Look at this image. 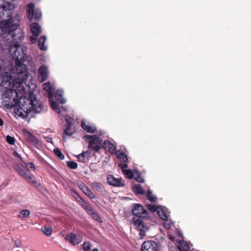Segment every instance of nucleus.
Returning a JSON list of instances; mask_svg holds the SVG:
<instances>
[{
    "instance_id": "1",
    "label": "nucleus",
    "mask_w": 251,
    "mask_h": 251,
    "mask_svg": "<svg viewBox=\"0 0 251 251\" xmlns=\"http://www.w3.org/2000/svg\"><path fill=\"white\" fill-rule=\"evenodd\" d=\"M27 48L23 45H19L16 43L11 44L9 47V53L10 56L16 59L15 68L17 76L13 80V86L18 91L23 90V84L28 77V72L26 66L23 62L30 63L31 56L26 54Z\"/></svg>"
},
{
    "instance_id": "2",
    "label": "nucleus",
    "mask_w": 251,
    "mask_h": 251,
    "mask_svg": "<svg viewBox=\"0 0 251 251\" xmlns=\"http://www.w3.org/2000/svg\"><path fill=\"white\" fill-rule=\"evenodd\" d=\"M19 103L21 109L25 113V114H24L22 112H20L19 114L20 116L25 117L31 111L39 113L42 110V105L37 100L35 95L32 92L28 93L27 97L20 98Z\"/></svg>"
},
{
    "instance_id": "3",
    "label": "nucleus",
    "mask_w": 251,
    "mask_h": 251,
    "mask_svg": "<svg viewBox=\"0 0 251 251\" xmlns=\"http://www.w3.org/2000/svg\"><path fill=\"white\" fill-rule=\"evenodd\" d=\"M43 89L49 93V97L52 109L55 111L59 115H64L67 111V108L62 106L60 107L57 102L53 100V90L50 82H48L43 84Z\"/></svg>"
},
{
    "instance_id": "4",
    "label": "nucleus",
    "mask_w": 251,
    "mask_h": 251,
    "mask_svg": "<svg viewBox=\"0 0 251 251\" xmlns=\"http://www.w3.org/2000/svg\"><path fill=\"white\" fill-rule=\"evenodd\" d=\"M22 165L24 168H26L28 171H25L18 166L15 167L16 171L19 175L24 178L27 182H32L33 184H36V181L34 176L29 173L30 171L35 170L34 165L31 162H27L24 163Z\"/></svg>"
},
{
    "instance_id": "5",
    "label": "nucleus",
    "mask_w": 251,
    "mask_h": 251,
    "mask_svg": "<svg viewBox=\"0 0 251 251\" xmlns=\"http://www.w3.org/2000/svg\"><path fill=\"white\" fill-rule=\"evenodd\" d=\"M83 138L88 141L89 149L93 150L95 152H98L102 148V140L96 135H86L84 136Z\"/></svg>"
},
{
    "instance_id": "6",
    "label": "nucleus",
    "mask_w": 251,
    "mask_h": 251,
    "mask_svg": "<svg viewBox=\"0 0 251 251\" xmlns=\"http://www.w3.org/2000/svg\"><path fill=\"white\" fill-rule=\"evenodd\" d=\"M6 100L3 101L4 105L7 108H12L17 102V94L15 91L10 90L6 93Z\"/></svg>"
},
{
    "instance_id": "7",
    "label": "nucleus",
    "mask_w": 251,
    "mask_h": 251,
    "mask_svg": "<svg viewBox=\"0 0 251 251\" xmlns=\"http://www.w3.org/2000/svg\"><path fill=\"white\" fill-rule=\"evenodd\" d=\"M147 206L149 209L151 211H156L158 216L162 220H165L169 218V212L165 207L161 206L156 207L155 204H148Z\"/></svg>"
},
{
    "instance_id": "8",
    "label": "nucleus",
    "mask_w": 251,
    "mask_h": 251,
    "mask_svg": "<svg viewBox=\"0 0 251 251\" xmlns=\"http://www.w3.org/2000/svg\"><path fill=\"white\" fill-rule=\"evenodd\" d=\"M23 132L25 140L31 145L37 148L39 147V140L31 133L26 129H24Z\"/></svg>"
},
{
    "instance_id": "9",
    "label": "nucleus",
    "mask_w": 251,
    "mask_h": 251,
    "mask_svg": "<svg viewBox=\"0 0 251 251\" xmlns=\"http://www.w3.org/2000/svg\"><path fill=\"white\" fill-rule=\"evenodd\" d=\"M107 183L113 186L123 187L125 185V181L122 178H116L112 175H108L107 177Z\"/></svg>"
},
{
    "instance_id": "10",
    "label": "nucleus",
    "mask_w": 251,
    "mask_h": 251,
    "mask_svg": "<svg viewBox=\"0 0 251 251\" xmlns=\"http://www.w3.org/2000/svg\"><path fill=\"white\" fill-rule=\"evenodd\" d=\"M65 239L72 245H76L82 241L83 238L82 236L79 234H75L71 233L67 235Z\"/></svg>"
},
{
    "instance_id": "11",
    "label": "nucleus",
    "mask_w": 251,
    "mask_h": 251,
    "mask_svg": "<svg viewBox=\"0 0 251 251\" xmlns=\"http://www.w3.org/2000/svg\"><path fill=\"white\" fill-rule=\"evenodd\" d=\"M132 213L138 218H141L146 216L147 211L141 204H135L132 209Z\"/></svg>"
},
{
    "instance_id": "12",
    "label": "nucleus",
    "mask_w": 251,
    "mask_h": 251,
    "mask_svg": "<svg viewBox=\"0 0 251 251\" xmlns=\"http://www.w3.org/2000/svg\"><path fill=\"white\" fill-rule=\"evenodd\" d=\"M65 119L66 122V125L64 130V134L66 135L71 136L74 133V132L71 129L73 126V119L68 115L65 116Z\"/></svg>"
},
{
    "instance_id": "13",
    "label": "nucleus",
    "mask_w": 251,
    "mask_h": 251,
    "mask_svg": "<svg viewBox=\"0 0 251 251\" xmlns=\"http://www.w3.org/2000/svg\"><path fill=\"white\" fill-rule=\"evenodd\" d=\"M157 245L152 241L145 242L142 246L141 251H157Z\"/></svg>"
},
{
    "instance_id": "14",
    "label": "nucleus",
    "mask_w": 251,
    "mask_h": 251,
    "mask_svg": "<svg viewBox=\"0 0 251 251\" xmlns=\"http://www.w3.org/2000/svg\"><path fill=\"white\" fill-rule=\"evenodd\" d=\"M48 76V68L44 65L41 66L38 70V78L41 82L44 81L47 79Z\"/></svg>"
},
{
    "instance_id": "15",
    "label": "nucleus",
    "mask_w": 251,
    "mask_h": 251,
    "mask_svg": "<svg viewBox=\"0 0 251 251\" xmlns=\"http://www.w3.org/2000/svg\"><path fill=\"white\" fill-rule=\"evenodd\" d=\"M133 225L139 230H147L148 227L140 218H133Z\"/></svg>"
},
{
    "instance_id": "16",
    "label": "nucleus",
    "mask_w": 251,
    "mask_h": 251,
    "mask_svg": "<svg viewBox=\"0 0 251 251\" xmlns=\"http://www.w3.org/2000/svg\"><path fill=\"white\" fill-rule=\"evenodd\" d=\"M119 166L121 169L122 173L126 176V177L129 179H131L133 177L134 173H133L130 169H126L127 168V165L120 163Z\"/></svg>"
},
{
    "instance_id": "17",
    "label": "nucleus",
    "mask_w": 251,
    "mask_h": 251,
    "mask_svg": "<svg viewBox=\"0 0 251 251\" xmlns=\"http://www.w3.org/2000/svg\"><path fill=\"white\" fill-rule=\"evenodd\" d=\"M81 126L83 129L87 132L93 133L96 131V127L94 125L89 123H86L84 120H82Z\"/></svg>"
},
{
    "instance_id": "18",
    "label": "nucleus",
    "mask_w": 251,
    "mask_h": 251,
    "mask_svg": "<svg viewBox=\"0 0 251 251\" xmlns=\"http://www.w3.org/2000/svg\"><path fill=\"white\" fill-rule=\"evenodd\" d=\"M77 198L76 199L77 201L79 203L80 205L87 212L88 214L92 211L93 209L90 206L88 203L86 202L82 198H81L79 195H77Z\"/></svg>"
},
{
    "instance_id": "19",
    "label": "nucleus",
    "mask_w": 251,
    "mask_h": 251,
    "mask_svg": "<svg viewBox=\"0 0 251 251\" xmlns=\"http://www.w3.org/2000/svg\"><path fill=\"white\" fill-rule=\"evenodd\" d=\"M35 11V5L32 3H28L26 5V11L27 13V18L29 21H31L33 18V14Z\"/></svg>"
},
{
    "instance_id": "20",
    "label": "nucleus",
    "mask_w": 251,
    "mask_h": 251,
    "mask_svg": "<svg viewBox=\"0 0 251 251\" xmlns=\"http://www.w3.org/2000/svg\"><path fill=\"white\" fill-rule=\"evenodd\" d=\"M102 147L108 150L110 152L113 153L116 150L115 146L108 140L105 141L102 145Z\"/></svg>"
},
{
    "instance_id": "21",
    "label": "nucleus",
    "mask_w": 251,
    "mask_h": 251,
    "mask_svg": "<svg viewBox=\"0 0 251 251\" xmlns=\"http://www.w3.org/2000/svg\"><path fill=\"white\" fill-rule=\"evenodd\" d=\"M31 31L35 36H38L41 32L40 26L36 23L32 24L31 25Z\"/></svg>"
},
{
    "instance_id": "22",
    "label": "nucleus",
    "mask_w": 251,
    "mask_h": 251,
    "mask_svg": "<svg viewBox=\"0 0 251 251\" xmlns=\"http://www.w3.org/2000/svg\"><path fill=\"white\" fill-rule=\"evenodd\" d=\"M89 152L85 151L82 152L77 156L78 160L82 163H86L89 161Z\"/></svg>"
},
{
    "instance_id": "23",
    "label": "nucleus",
    "mask_w": 251,
    "mask_h": 251,
    "mask_svg": "<svg viewBox=\"0 0 251 251\" xmlns=\"http://www.w3.org/2000/svg\"><path fill=\"white\" fill-rule=\"evenodd\" d=\"M62 94L63 91L61 90H58L55 94V100L61 104L66 102V100L63 98Z\"/></svg>"
},
{
    "instance_id": "24",
    "label": "nucleus",
    "mask_w": 251,
    "mask_h": 251,
    "mask_svg": "<svg viewBox=\"0 0 251 251\" xmlns=\"http://www.w3.org/2000/svg\"><path fill=\"white\" fill-rule=\"evenodd\" d=\"M115 154L117 158L120 159L121 162L126 163L127 161V156L124 152L118 151H116Z\"/></svg>"
},
{
    "instance_id": "25",
    "label": "nucleus",
    "mask_w": 251,
    "mask_h": 251,
    "mask_svg": "<svg viewBox=\"0 0 251 251\" xmlns=\"http://www.w3.org/2000/svg\"><path fill=\"white\" fill-rule=\"evenodd\" d=\"M132 190L134 193L136 194H145V191L140 184H137L133 185L132 186Z\"/></svg>"
},
{
    "instance_id": "26",
    "label": "nucleus",
    "mask_w": 251,
    "mask_h": 251,
    "mask_svg": "<svg viewBox=\"0 0 251 251\" xmlns=\"http://www.w3.org/2000/svg\"><path fill=\"white\" fill-rule=\"evenodd\" d=\"M177 248L179 251H189L190 250L188 244L183 240L179 241Z\"/></svg>"
},
{
    "instance_id": "27",
    "label": "nucleus",
    "mask_w": 251,
    "mask_h": 251,
    "mask_svg": "<svg viewBox=\"0 0 251 251\" xmlns=\"http://www.w3.org/2000/svg\"><path fill=\"white\" fill-rule=\"evenodd\" d=\"M46 41V37L45 36H42L39 40L38 46L40 49L42 50H47V46L44 45Z\"/></svg>"
},
{
    "instance_id": "28",
    "label": "nucleus",
    "mask_w": 251,
    "mask_h": 251,
    "mask_svg": "<svg viewBox=\"0 0 251 251\" xmlns=\"http://www.w3.org/2000/svg\"><path fill=\"white\" fill-rule=\"evenodd\" d=\"M88 214L91 215L93 219H94L97 222L100 223L102 222L101 218L99 216L98 213L95 212L93 209L92 210V211L90 212Z\"/></svg>"
},
{
    "instance_id": "29",
    "label": "nucleus",
    "mask_w": 251,
    "mask_h": 251,
    "mask_svg": "<svg viewBox=\"0 0 251 251\" xmlns=\"http://www.w3.org/2000/svg\"><path fill=\"white\" fill-rule=\"evenodd\" d=\"M30 212L28 210H23L21 211L18 217L21 219L26 218L30 215Z\"/></svg>"
},
{
    "instance_id": "30",
    "label": "nucleus",
    "mask_w": 251,
    "mask_h": 251,
    "mask_svg": "<svg viewBox=\"0 0 251 251\" xmlns=\"http://www.w3.org/2000/svg\"><path fill=\"white\" fill-rule=\"evenodd\" d=\"M41 231L47 236H50L52 233V228L50 226H44L42 227Z\"/></svg>"
},
{
    "instance_id": "31",
    "label": "nucleus",
    "mask_w": 251,
    "mask_h": 251,
    "mask_svg": "<svg viewBox=\"0 0 251 251\" xmlns=\"http://www.w3.org/2000/svg\"><path fill=\"white\" fill-rule=\"evenodd\" d=\"M147 197L148 200L151 202H154L157 200V198L155 196L152 195V193L150 190H148L147 192Z\"/></svg>"
},
{
    "instance_id": "32",
    "label": "nucleus",
    "mask_w": 251,
    "mask_h": 251,
    "mask_svg": "<svg viewBox=\"0 0 251 251\" xmlns=\"http://www.w3.org/2000/svg\"><path fill=\"white\" fill-rule=\"evenodd\" d=\"M133 177L138 182H143L144 181L143 178L141 177V174L137 172H134Z\"/></svg>"
},
{
    "instance_id": "33",
    "label": "nucleus",
    "mask_w": 251,
    "mask_h": 251,
    "mask_svg": "<svg viewBox=\"0 0 251 251\" xmlns=\"http://www.w3.org/2000/svg\"><path fill=\"white\" fill-rule=\"evenodd\" d=\"M54 153L58 156L60 159H63L64 158V155L62 153L60 150L59 149H54Z\"/></svg>"
},
{
    "instance_id": "34",
    "label": "nucleus",
    "mask_w": 251,
    "mask_h": 251,
    "mask_svg": "<svg viewBox=\"0 0 251 251\" xmlns=\"http://www.w3.org/2000/svg\"><path fill=\"white\" fill-rule=\"evenodd\" d=\"M84 193L90 199H94L95 198V194L88 188L85 191Z\"/></svg>"
},
{
    "instance_id": "35",
    "label": "nucleus",
    "mask_w": 251,
    "mask_h": 251,
    "mask_svg": "<svg viewBox=\"0 0 251 251\" xmlns=\"http://www.w3.org/2000/svg\"><path fill=\"white\" fill-rule=\"evenodd\" d=\"M67 166L72 169H75L77 167V164L76 162L74 161H68L67 162Z\"/></svg>"
},
{
    "instance_id": "36",
    "label": "nucleus",
    "mask_w": 251,
    "mask_h": 251,
    "mask_svg": "<svg viewBox=\"0 0 251 251\" xmlns=\"http://www.w3.org/2000/svg\"><path fill=\"white\" fill-rule=\"evenodd\" d=\"M42 14L40 10L36 9L34 11V14H33V17L36 20L39 19L41 17Z\"/></svg>"
},
{
    "instance_id": "37",
    "label": "nucleus",
    "mask_w": 251,
    "mask_h": 251,
    "mask_svg": "<svg viewBox=\"0 0 251 251\" xmlns=\"http://www.w3.org/2000/svg\"><path fill=\"white\" fill-rule=\"evenodd\" d=\"M6 140L7 143L10 145H14L15 143V139L14 137H11L9 135H7L6 137Z\"/></svg>"
},
{
    "instance_id": "38",
    "label": "nucleus",
    "mask_w": 251,
    "mask_h": 251,
    "mask_svg": "<svg viewBox=\"0 0 251 251\" xmlns=\"http://www.w3.org/2000/svg\"><path fill=\"white\" fill-rule=\"evenodd\" d=\"M93 187L96 188V189L99 192H102L103 190L102 186L99 183H95L93 184Z\"/></svg>"
},
{
    "instance_id": "39",
    "label": "nucleus",
    "mask_w": 251,
    "mask_h": 251,
    "mask_svg": "<svg viewBox=\"0 0 251 251\" xmlns=\"http://www.w3.org/2000/svg\"><path fill=\"white\" fill-rule=\"evenodd\" d=\"M83 248L85 251H90L91 245L89 242H85L83 244Z\"/></svg>"
},
{
    "instance_id": "40",
    "label": "nucleus",
    "mask_w": 251,
    "mask_h": 251,
    "mask_svg": "<svg viewBox=\"0 0 251 251\" xmlns=\"http://www.w3.org/2000/svg\"><path fill=\"white\" fill-rule=\"evenodd\" d=\"M168 218L166 220H164V221H165V222L164 223V226L166 228L169 229L171 226L172 222L170 220H168Z\"/></svg>"
},
{
    "instance_id": "41",
    "label": "nucleus",
    "mask_w": 251,
    "mask_h": 251,
    "mask_svg": "<svg viewBox=\"0 0 251 251\" xmlns=\"http://www.w3.org/2000/svg\"><path fill=\"white\" fill-rule=\"evenodd\" d=\"M36 36H35L33 34V35L30 37V41L32 43L34 44L36 42Z\"/></svg>"
},
{
    "instance_id": "42",
    "label": "nucleus",
    "mask_w": 251,
    "mask_h": 251,
    "mask_svg": "<svg viewBox=\"0 0 251 251\" xmlns=\"http://www.w3.org/2000/svg\"><path fill=\"white\" fill-rule=\"evenodd\" d=\"M81 186H82V187H81V189L84 193L88 189V187L83 183H81Z\"/></svg>"
},
{
    "instance_id": "43",
    "label": "nucleus",
    "mask_w": 251,
    "mask_h": 251,
    "mask_svg": "<svg viewBox=\"0 0 251 251\" xmlns=\"http://www.w3.org/2000/svg\"><path fill=\"white\" fill-rule=\"evenodd\" d=\"M140 232L139 233V234L141 236V238H143V237L145 236V231L146 230H140Z\"/></svg>"
},
{
    "instance_id": "44",
    "label": "nucleus",
    "mask_w": 251,
    "mask_h": 251,
    "mask_svg": "<svg viewBox=\"0 0 251 251\" xmlns=\"http://www.w3.org/2000/svg\"><path fill=\"white\" fill-rule=\"evenodd\" d=\"M46 141L49 143H51L52 142V139L49 137H45Z\"/></svg>"
},
{
    "instance_id": "45",
    "label": "nucleus",
    "mask_w": 251,
    "mask_h": 251,
    "mask_svg": "<svg viewBox=\"0 0 251 251\" xmlns=\"http://www.w3.org/2000/svg\"><path fill=\"white\" fill-rule=\"evenodd\" d=\"M23 38L24 36L23 35V33L21 32L20 35L18 37V39L19 40H22V39H23Z\"/></svg>"
},
{
    "instance_id": "46",
    "label": "nucleus",
    "mask_w": 251,
    "mask_h": 251,
    "mask_svg": "<svg viewBox=\"0 0 251 251\" xmlns=\"http://www.w3.org/2000/svg\"><path fill=\"white\" fill-rule=\"evenodd\" d=\"M168 236H169V239L171 240V241H174V237L170 234H169L168 235Z\"/></svg>"
},
{
    "instance_id": "47",
    "label": "nucleus",
    "mask_w": 251,
    "mask_h": 251,
    "mask_svg": "<svg viewBox=\"0 0 251 251\" xmlns=\"http://www.w3.org/2000/svg\"><path fill=\"white\" fill-rule=\"evenodd\" d=\"M177 234H178L179 236H182L181 233L180 231H178Z\"/></svg>"
},
{
    "instance_id": "48",
    "label": "nucleus",
    "mask_w": 251,
    "mask_h": 251,
    "mask_svg": "<svg viewBox=\"0 0 251 251\" xmlns=\"http://www.w3.org/2000/svg\"><path fill=\"white\" fill-rule=\"evenodd\" d=\"M14 155H15V156H19V155H18V153H17V152H14Z\"/></svg>"
},
{
    "instance_id": "49",
    "label": "nucleus",
    "mask_w": 251,
    "mask_h": 251,
    "mask_svg": "<svg viewBox=\"0 0 251 251\" xmlns=\"http://www.w3.org/2000/svg\"><path fill=\"white\" fill-rule=\"evenodd\" d=\"M92 251H99V250L97 249H94Z\"/></svg>"
},
{
    "instance_id": "50",
    "label": "nucleus",
    "mask_w": 251,
    "mask_h": 251,
    "mask_svg": "<svg viewBox=\"0 0 251 251\" xmlns=\"http://www.w3.org/2000/svg\"><path fill=\"white\" fill-rule=\"evenodd\" d=\"M79 187L81 189V187H82V186H81V183L79 184Z\"/></svg>"
}]
</instances>
